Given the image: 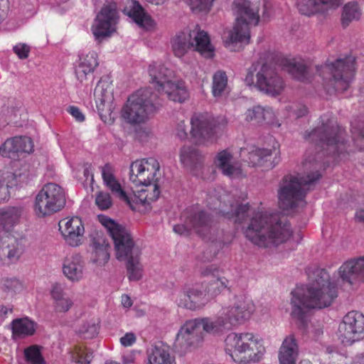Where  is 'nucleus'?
Instances as JSON below:
<instances>
[{
    "instance_id": "nucleus-1",
    "label": "nucleus",
    "mask_w": 364,
    "mask_h": 364,
    "mask_svg": "<svg viewBox=\"0 0 364 364\" xmlns=\"http://www.w3.org/2000/svg\"><path fill=\"white\" fill-rule=\"evenodd\" d=\"M341 128L328 120L305 135L312 144L302 162L304 175L287 174L279 183L278 204L284 210L303 208L309 186L321 177V171L326 167L323 161L325 153L339 155L345 149Z\"/></svg>"
},
{
    "instance_id": "nucleus-2",
    "label": "nucleus",
    "mask_w": 364,
    "mask_h": 364,
    "mask_svg": "<svg viewBox=\"0 0 364 364\" xmlns=\"http://www.w3.org/2000/svg\"><path fill=\"white\" fill-rule=\"evenodd\" d=\"M159 168L158 161L152 157L132 162L129 168V180L136 187L141 188L134 191L132 196H128L122 188L111 164H106L100 169L104 185L114 196L127 203L133 210L146 213L151 209V203L160 195L156 183Z\"/></svg>"
},
{
    "instance_id": "nucleus-3",
    "label": "nucleus",
    "mask_w": 364,
    "mask_h": 364,
    "mask_svg": "<svg viewBox=\"0 0 364 364\" xmlns=\"http://www.w3.org/2000/svg\"><path fill=\"white\" fill-rule=\"evenodd\" d=\"M222 205L220 212L227 219L247 225L242 228L245 237L253 244L263 247L277 246L286 242L291 235L290 224L286 218L267 212H252L248 203L228 201Z\"/></svg>"
},
{
    "instance_id": "nucleus-4",
    "label": "nucleus",
    "mask_w": 364,
    "mask_h": 364,
    "mask_svg": "<svg viewBox=\"0 0 364 364\" xmlns=\"http://www.w3.org/2000/svg\"><path fill=\"white\" fill-rule=\"evenodd\" d=\"M307 274L309 284L296 287L291 293V315L303 326L306 323L309 310L327 308L338 296L336 285L325 269L309 267Z\"/></svg>"
},
{
    "instance_id": "nucleus-5",
    "label": "nucleus",
    "mask_w": 364,
    "mask_h": 364,
    "mask_svg": "<svg viewBox=\"0 0 364 364\" xmlns=\"http://www.w3.org/2000/svg\"><path fill=\"white\" fill-rule=\"evenodd\" d=\"M316 68L317 73L323 78V85L328 93H343L348 89L353 79L355 58L348 55Z\"/></svg>"
},
{
    "instance_id": "nucleus-6",
    "label": "nucleus",
    "mask_w": 364,
    "mask_h": 364,
    "mask_svg": "<svg viewBox=\"0 0 364 364\" xmlns=\"http://www.w3.org/2000/svg\"><path fill=\"white\" fill-rule=\"evenodd\" d=\"M160 105L156 93L153 92L150 88L140 89L129 96L123 107L122 115L129 124L144 123Z\"/></svg>"
},
{
    "instance_id": "nucleus-7",
    "label": "nucleus",
    "mask_w": 364,
    "mask_h": 364,
    "mask_svg": "<svg viewBox=\"0 0 364 364\" xmlns=\"http://www.w3.org/2000/svg\"><path fill=\"white\" fill-rule=\"evenodd\" d=\"M225 350L233 358L232 352L243 355L241 362L244 363H255L260 360L265 348L260 340L252 333H230L225 339Z\"/></svg>"
},
{
    "instance_id": "nucleus-8",
    "label": "nucleus",
    "mask_w": 364,
    "mask_h": 364,
    "mask_svg": "<svg viewBox=\"0 0 364 364\" xmlns=\"http://www.w3.org/2000/svg\"><path fill=\"white\" fill-rule=\"evenodd\" d=\"M245 82L247 85H255L259 91L271 96L280 95L284 88V81L275 67L268 63H264L258 68H251Z\"/></svg>"
},
{
    "instance_id": "nucleus-9",
    "label": "nucleus",
    "mask_w": 364,
    "mask_h": 364,
    "mask_svg": "<svg viewBox=\"0 0 364 364\" xmlns=\"http://www.w3.org/2000/svg\"><path fill=\"white\" fill-rule=\"evenodd\" d=\"M100 221L114 241L118 260L122 261L141 254L139 247L135 245L132 235L125 228L105 216H100Z\"/></svg>"
},
{
    "instance_id": "nucleus-10",
    "label": "nucleus",
    "mask_w": 364,
    "mask_h": 364,
    "mask_svg": "<svg viewBox=\"0 0 364 364\" xmlns=\"http://www.w3.org/2000/svg\"><path fill=\"white\" fill-rule=\"evenodd\" d=\"M205 318H195L186 321L178 330L173 343V349L183 355L195 348L203 338Z\"/></svg>"
},
{
    "instance_id": "nucleus-11",
    "label": "nucleus",
    "mask_w": 364,
    "mask_h": 364,
    "mask_svg": "<svg viewBox=\"0 0 364 364\" xmlns=\"http://www.w3.org/2000/svg\"><path fill=\"white\" fill-rule=\"evenodd\" d=\"M64 190L56 183L43 186L36 197L35 210L38 215H50L60 210L65 205Z\"/></svg>"
},
{
    "instance_id": "nucleus-12",
    "label": "nucleus",
    "mask_w": 364,
    "mask_h": 364,
    "mask_svg": "<svg viewBox=\"0 0 364 364\" xmlns=\"http://www.w3.org/2000/svg\"><path fill=\"white\" fill-rule=\"evenodd\" d=\"M172 50L178 58L184 56L189 50L203 55L205 53V31L196 24L189 32H181L171 41Z\"/></svg>"
},
{
    "instance_id": "nucleus-13",
    "label": "nucleus",
    "mask_w": 364,
    "mask_h": 364,
    "mask_svg": "<svg viewBox=\"0 0 364 364\" xmlns=\"http://www.w3.org/2000/svg\"><path fill=\"white\" fill-rule=\"evenodd\" d=\"M119 15L115 2H107L97 15L92 31L95 40L100 42L105 38L110 36L115 31Z\"/></svg>"
},
{
    "instance_id": "nucleus-14",
    "label": "nucleus",
    "mask_w": 364,
    "mask_h": 364,
    "mask_svg": "<svg viewBox=\"0 0 364 364\" xmlns=\"http://www.w3.org/2000/svg\"><path fill=\"white\" fill-rule=\"evenodd\" d=\"M363 314L356 311L348 312L338 327V336L341 342L346 345H350L363 338Z\"/></svg>"
},
{
    "instance_id": "nucleus-15",
    "label": "nucleus",
    "mask_w": 364,
    "mask_h": 364,
    "mask_svg": "<svg viewBox=\"0 0 364 364\" xmlns=\"http://www.w3.org/2000/svg\"><path fill=\"white\" fill-rule=\"evenodd\" d=\"M254 311L252 301L247 297L240 296L232 304L223 308L221 316L224 317L225 321L231 329L232 326L244 323L250 318Z\"/></svg>"
},
{
    "instance_id": "nucleus-16",
    "label": "nucleus",
    "mask_w": 364,
    "mask_h": 364,
    "mask_svg": "<svg viewBox=\"0 0 364 364\" xmlns=\"http://www.w3.org/2000/svg\"><path fill=\"white\" fill-rule=\"evenodd\" d=\"M184 224L173 226V232L180 235H188L194 232L202 238L205 236V212L202 207L193 205L183 213Z\"/></svg>"
},
{
    "instance_id": "nucleus-17",
    "label": "nucleus",
    "mask_w": 364,
    "mask_h": 364,
    "mask_svg": "<svg viewBox=\"0 0 364 364\" xmlns=\"http://www.w3.org/2000/svg\"><path fill=\"white\" fill-rule=\"evenodd\" d=\"M59 230L66 242L72 247L82 244L85 228L79 217L66 218L59 222Z\"/></svg>"
},
{
    "instance_id": "nucleus-18",
    "label": "nucleus",
    "mask_w": 364,
    "mask_h": 364,
    "mask_svg": "<svg viewBox=\"0 0 364 364\" xmlns=\"http://www.w3.org/2000/svg\"><path fill=\"white\" fill-rule=\"evenodd\" d=\"M179 159L182 165L194 176L203 178L204 157L196 146H183L180 149Z\"/></svg>"
},
{
    "instance_id": "nucleus-19",
    "label": "nucleus",
    "mask_w": 364,
    "mask_h": 364,
    "mask_svg": "<svg viewBox=\"0 0 364 364\" xmlns=\"http://www.w3.org/2000/svg\"><path fill=\"white\" fill-rule=\"evenodd\" d=\"M33 148V145L31 138L28 136H14L6 139L0 146V155L16 159L20 154L31 152Z\"/></svg>"
},
{
    "instance_id": "nucleus-20",
    "label": "nucleus",
    "mask_w": 364,
    "mask_h": 364,
    "mask_svg": "<svg viewBox=\"0 0 364 364\" xmlns=\"http://www.w3.org/2000/svg\"><path fill=\"white\" fill-rule=\"evenodd\" d=\"M181 307L196 311L204 305L203 286L202 284H196L188 287L181 292L176 300Z\"/></svg>"
},
{
    "instance_id": "nucleus-21",
    "label": "nucleus",
    "mask_w": 364,
    "mask_h": 364,
    "mask_svg": "<svg viewBox=\"0 0 364 364\" xmlns=\"http://www.w3.org/2000/svg\"><path fill=\"white\" fill-rule=\"evenodd\" d=\"M98 65V55L96 52L92 50L79 55V59L75 67V73L77 80L81 83L86 81Z\"/></svg>"
},
{
    "instance_id": "nucleus-22",
    "label": "nucleus",
    "mask_w": 364,
    "mask_h": 364,
    "mask_svg": "<svg viewBox=\"0 0 364 364\" xmlns=\"http://www.w3.org/2000/svg\"><path fill=\"white\" fill-rule=\"evenodd\" d=\"M98 65V55L96 52L92 50L79 55V59L75 67V73L77 80L81 83L86 81Z\"/></svg>"
},
{
    "instance_id": "nucleus-23",
    "label": "nucleus",
    "mask_w": 364,
    "mask_h": 364,
    "mask_svg": "<svg viewBox=\"0 0 364 364\" xmlns=\"http://www.w3.org/2000/svg\"><path fill=\"white\" fill-rule=\"evenodd\" d=\"M228 280L217 267L206 268V294L210 299L218 296L228 287Z\"/></svg>"
},
{
    "instance_id": "nucleus-24",
    "label": "nucleus",
    "mask_w": 364,
    "mask_h": 364,
    "mask_svg": "<svg viewBox=\"0 0 364 364\" xmlns=\"http://www.w3.org/2000/svg\"><path fill=\"white\" fill-rule=\"evenodd\" d=\"M85 263L77 253L67 256L63 263V273L72 282H78L84 277Z\"/></svg>"
},
{
    "instance_id": "nucleus-25",
    "label": "nucleus",
    "mask_w": 364,
    "mask_h": 364,
    "mask_svg": "<svg viewBox=\"0 0 364 364\" xmlns=\"http://www.w3.org/2000/svg\"><path fill=\"white\" fill-rule=\"evenodd\" d=\"M96 106L99 112H109L112 109V87L107 79H100L94 91Z\"/></svg>"
},
{
    "instance_id": "nucleus-26",
    "label": "nucleus",
    "mask_w": 364,
    "mask_h": 364,
    "mask_svg": "<svg viewBox=\"0 0 364 364\" xmlns=\"http://www.w3.org/2000/svg\"><path fill=\"white\" fill-rule=\"evenodd\" d=\"M92 260L98 265H104L109 259V243L101 232L91 235Z\"/></svg>"
},
{
    "instance_id": "nucleus-27",
    "label": "nucleus",
    "mask_w": 364,
    "mask_h": 364,
    "mask_svg": "<svg viewBox=\"0 0 364 364\" xmlns=\"http://www.w3.org/2000/svg\"><path fill=\"white\" fill-rule=\"evenodd\" d=\"M236 21L257 25L259 20L258 8L253 7L251 2L247 0H235L234 1Z\"/></svg>"
},
{
    "instance_id": "nucleus-28",
    "label": "nucleus",
    "mask_w": 364,
    "mask_h": 364,
    "mask_svg": "<svg viewBox=\"0 0 364 364\" xmlns=\"http://www.w3.org/2000/svg\"><path fill=\"white\" fill-rule=\"evenodd\" d=\"M27 176L21 173H0V203L9 200L10 188L26 182Z\"/></svg>"
},
{
    "instance_id": "nucleus-29",
    "label": "nucleus",
    "mask_w": 364,
    "mask_h": 364,
    "mask_svg": "<svg viewBox=\"0 0 364 364\" xmlns=\"http://www.w3.org/2000/svg\"><path fill=\"white\" fill-rule=\"evenodd\" d=\"M282 68L294 78L301 82L311 80L309 68L303 60L284 59L282 60Z\"/></svg>"
},
{
    "instance_id": "nucleus-30",
    "label": "nucleus",
    "mask_w": 364,
    "mask_h": 364,
    "mask_svg": "<svg viewBox=\"0 0 364 364\" xmlns=\"http://www.w3.org/2000/svg\"><path fill=\"white\" fill-rule=\"evenodd\" d=\"M343 280L353 284L358 277H364V256L345 262L339 270Z\"/></svg>"
},
{
    "instance_id": "nucleus-31",
    "label": "nucleus",
    "mask_w": 364,
    "mask_h": 364,
    "mask_svg": "<svg viewBox=\"0 0 364 364\" xmlns=\"http://www.w3.org/2000/svg\"><path fill=\"white\" fill-rule=\"evenodd\" d=\"M245 119L254 125H264L273 122L274 114L271 108L257 105L247 109Z\"/></svg>"
},
{
    "instance_id": "nucleus-32",
    "label": "nucleus",
    "mask_w": 364,
    "mask_h": 364,
    "mask_svg": "<svg viewBox=\"0 0 364 364\" xmlns=\"http://www.w3.org/2000/svg\"><path fill=\"white\" fill-rule=\"evenodd\" d=\"M24 213L21 206H9L0 208V232H9L16 225Z\"/></svg>"
},
{
    "instance_id": "nucleus-33",
    "label": "nucleus",
    "mask_w": 364,
    "mask_h": 364,
    "mask_svg": "<svg viewBox=\"0 0 364 364\" xmlns=\"http://www.w3.org/2000/svg\"><path fill=\"white\" fill-rule=\"evenodd\" d=\"M21 254L16 240L9 235L0 239V259L4 262H16Z\"/></svg>"
},
{
    "instance_id": "nucleus-34",
    "label": "nucleus",
    "mask_w": 364,
    "mask_h": 364,
    "mask_svg": "<svg viewBox=\"0 0 364 364\" xmlns=\"http://www.w3.org/2000/svg\"><path fill=\"white\" fill-rule=\"evenodd\" d=\"M342 3L341 0H301L297 3L299 12L306 16H311L328 8H336Z\"/></svg>"
},
{
    "instance_id": "nucleus-35",
    "label": "nucleus",
    "mask_w": 364,
    "mask_h": 364,
    "mask_svg": "<svg viewBox=\"0 0 364 364\" xmlns=\"http://www.w3.org/2000/svg\"><path fill=\"white\" fill-rule=\"evenodd\" d=\"M149 75L151 83L154 84L158 92H161L166 88V85L172 80L173 71L164 65L153 63L149 65Z\"/></svg>"
},
{
    "instance_id": "nucleus-36",
    "label": "nucleus",
    "mask_w": 364,
    "mask_h": 364,
    "mask_svg": "<svg viewBox=\"0 0 364 364\" xmlns=\"http://www.w3.org/2000/svg\"><path fill=\"white\" fill-rule=\"evenodd\" d=\"M50 295L53 301V308L55 312L65 313L73 305L72 299L68 296L64 287L60 284H55L52 286Z\"/></svg>"
},
{
    "instance_id": "nucleus-37",
    "label": "nucleus",
    "mask_w": 364,
    "mask_h": 364,
    "mask_svg": "<svg viewBox=\"0 0 364 364\" xmlns=\"http://www.w3.org/2000/svg\"><path fill=\"white\" fill-rule=\"evenodd\" d=\"M147 364H176L175 357L171 355L168 346L161 344L147 350Z\"/></svg>"
},
{
    "instance_id": "nucleus-38",
    "label": "nucleus",
    "mask_w": 364,
    "mask_h": 364,
    "mask_svg": "<svg viewBox=\"0 0 364 364\" xmlns=\"http://www.w3.org/2000/svg\"><path fill=\"white\" fill-rule=\"evenodd\" d=\"M232 155L224 150L218 153L215 163L222 173L229 177H238L242 175V168L238 162L231 163Z\"/></svg>"
},
{
    "instance_id": "nucleus-39",
    "label": "nucleus",
    "mask_w": 364,
    "mask_h": 364,
    "mask_svg": "<svg viewBox=\"0 0 364 364\" xmlns=\"http://www.w3.org/2000/svg\"><path fill=\"white\" fill-rule=\"evenodd\" d=\"M298 353V346L294 336H287L279 349V359L280 364H295Z\"/></svg>"
},
{
    "instance_id": "nucleus-40",
    "label": "nucleus",
    "mask_w": 364,
    "mask_h": 364,
    "mask_svg": "<svg viewBox=\"0 0 364 364\" xmlns=\"http://www.w3.org/2000/svg\"><path fill=\"white\" fill-rule=\"evenodd\" d=\"M127 15L140 27L148 29L153 26V20L142 6L136 1H132Z\"/></svg>"
},
{
    "instance_id": "nucleus-41",
    "label": "nucleus",
    "mask_w": 364,
    "mask_h": 364,
    "mask_svg": "<svg viewBox=\"0 0 364 364\" xmlns=\"http://www.w3.org/2000/svg\"><path fill=\"white\" fill-rule=\"evenodd\" d=\"M229 38L230 41L226 43L228 47L237 43L248 44L250 39L249 25L235 21V23L229 33Z\"/></svg>"
},
{
    "instance_id": "nucleus-42",
    "label": "nucleus",
    "mask_w": 364,
    "mask_h": 364,
    "mask_svg": "<svg viewBox=\"0 0 364 364\" xmlns=\"http://www.w3.org/2000/svg\"><path fill=\"white\" fill-rule=\"evenodd\" d=\"M226 124L227 121L224 117L208 118L206 120V142H215L221 136Z\"/></svg>"
},
{
    "instance_id": "nucleus-43",
    "label": "nucleus",
    "mask_w": 364,
    "mask_h": 364,
    "mask_svg": "<svg viewBox=\"0 0 364 364\" xmlns=\"http://www.w3.org/2000/svg\"><path fill=\"white\" fill-rule=\"evenodd\" d=\"M161 92H164L171 100L178 102H184L189 96L185 83L182 81L174 82L171 80L166 85V88Z\"/></svg>"
},
{
    "instance_id": "nucleus-44",
    "label": "nucleus",
    "mask_w": 364,
    "mask_h": 364,
    "mask_svg": "<svg viewBox=\"0 0 364 364\" xmlns=\"http://www.w3.org/2000/svg\"><path fill=\"white\" fill-rule=\"evenodd\" d=\"M190 135L196 144L203 143L205 139V114L194 113L191 117Z\"/></svg>"
},
{
    "instance_id": "nucleus-45",
    "label": "nucleus",
    "mask_w": 364,
    "mask_h": 364,
    "mask_svg": "<svg viewBox=\"0 0 364 364\" xmlns=\"http://www.w3.org/2000/svg\"><path fill=\"white\" fill-rule=\"evenodd\" d=\"M11 325L14 338H24L33 335L35 332L34 323L27 318H16Z\"/></svg>"
},
{
    "instance_id": "nucleus-46",
    "label": "nucleus",
    "mask_w": 364,
    "mask_h": 364,
    "mask_svg": "<svg viewBox=\"0 0 364 364\" xmlns=\"http://www.w3.org/2000/svg\"><path fill=\"white\" fill-rule=\"evenodd\" d=\"M140 255L141 254H137L124 260L126 262L127 277L129 281H139L143 277L144 267L140 261Z\"/></svg>"
},
{
    "instance_id": "nucleus-47",
    "label": "nucleus",
    "mask_w": 364,
    "mask_h": 364,
    "mask_svg": "<svg viewBox=\"0 0 364 364\" xmlns=\"http://www.w3.org/2000/svg\"><path fill=\"white\" fill-rule=\"evenodd\" d=\"M272 154L271 149H257L250 153L249 159L253 166L272 168L274 166L271 161Z\"/></svg>"
},
{
    "instance_id": "nucleus-48",
    "label": "nucleus",
    "mask_w": 364,
    "mask_h": 364,
    "mask_svg": "<svg viewBox=\"0 0 364 364\" xmlns=\"http://www.w3.org/2000/svg\"><path fill=\"white\" fill-rule=\"evenodd\" d=\"M361 15L360 11L356 3H348L343 9L341 15V24L343 28H346L353 21H357Z\"/></svg>"
},
{
    "instance_id": "nucleus-49",
    "label": "nucleus",
    "mask_w": 364,
    "mask_h": 364,
    "mask_svg": "<svg viewBox=\"0 0 364 364\" xmlns=\"http://www.w3.org/2000/svg\"><path fill=\"white\" fill-rule=\"evenodd\" d=\"M228 87V76L225 71L218 70L213 77L212 93L218 98L220 97Z\"/></svg>"
},
{
    "instance_id": "nucleus-50",
    "label": "nucleus",
    "mask_w": 364,
    "mask_h": 364,
    "mask_svg": "<svg viewBox=\"0 0 364 364\" xmlns=\"http://www.w3.org/2000/svg\"><path fill=\"white\" fill-rule=\"evenodd\" d=\"M230 328L228 326L223 316H219L215 319L206 318V333L211 334H220Z\"/></svg>"
},
{
    "instance_id": "nucleus-51",
    "label": "nucleus",
    "mask_w": 364,
    "mask_h": 364,
    "mask_svg": "<svg viewBox=\"0 0 364 364\" xmlns=\"http://www.w3.org/2000/svg\"><path fill=\"white\" fill-rule=\"evenodd\" d=\"M23 286L22 282L15 278H5L3 279L2 289L11 296L22 291Z\"/></svg>"
},
{
    "instance_id": "nucleus-52",
    "label": "nucleus",
    "mask_w": 364,
    "mask_h": 364,
    "mask_svg": "<svg viewBox=\"0 0 364 364\" xmlns=\"http://www.w3.org/2000/svg\"><path fill=\"white\" fill-rule=\"evenodd\" d=\"M24 356L26 361L31 364H45L41 355V348L33 345L24 350Z\"/></svg>"
},
{
    "instance_id": "nucleus-53",
    "label": "nucleus",
    "mask_w": 364,
    "mask_h": 364,
    "mask_svg": "<svg viewBox=\"0 0 364 364\" xmlns=\"http://www.w3.org/2000/svg\"><path fill=\"white\" fill-rule=\"evenodd\" d=\"M98 330V323L97 321L92 319L84 323L80 327L78 333L82 338L89 339L95 337L97 334Z\"/></svg>"
},
{
    "instance_id": "nucleus-54",
    "label": "nucleus",
    "mask_w": 364,
    "mask_h": 364,
    "mask_svg": "<svg viewBox=\"0 0 364 364\" xmlns=\"http://www.w3.org/2000/svg\"><path fill=\"white\" fill-rule=\"evenodd\" d=\"M93 356L87 348L76 347L72 354V360L77 364H90Z\"/></svg>"
},
{
    "instance_id": "nucleus-55",
    "label": "nucleus",
    "mask_w": 364,
    "mask_h": 364,
    "mask_svg": "<svg viewBox=\"0 0 364 364\" xmlns=\"http://www.w3.org/2000/svg\"><path fill=\"white\" fill-rule=\"evenodd\" d=\"M95 203L102 210L109 209L112 205V200L109 193L101 191L96 196Z\"/></svg>"
},
{
    "instance_id": "nucleus-56",
    "label": "nucleus",
    "mask_w": 364,
    "mask_h": 364,
    "mask_svg": "<svg viewBox=\"0 0 364 364\" xmlns=\"http://www.w3.org/2000/svg\"><path fill=\"white\" fill-rule=\"evenodd\" d=\"M17 110L11 108L4 107L2 110V116L0 117V129L3 128L5 124L14 122L15 117L17 114Z\"/></svg>"
},
{
    "instance_id": "nucleus-57",
    "label": "nucleus",
    "mask_w": 364,
    "mask_h": 364,
    "mask_svg": "<svg viewBox=\"0 0 364 364\" xmlns=\"http://www.w3.org/2000/svg\"><path fill=\"white\" fill-rule=\"evenodd\" d=\"M14 53L19 59H26L30 53L31 48L26 43H19L13 47Z\"/></svg>"
},
{
    "instance_id": "nucleus-58",
    "label": "nucleus",
    "mask_w": 364,
    "mask_h": 364,
    "mask_svg": "<svg viewBox=\"0 0 364 364\" xmlns=\"http://www.w3.org/2000/svg\"><path fill=\"white\" fill-rule=\"evenodd\" d=\"M218 235L219 232L217 231L215 238L209 237L208 249L210 252H213V256H215L223 247V241L220 237H218Z\"/></svg>"
},
{
    "instance_id": "nucleus-59",
    "label": "nucleus",
    "mask_w": 364,
    "mask_h": 364,
    "mask_svg": "<svg viewBox=\"0 0 364 364\" xmlns=\"http://www.w3.org/2000/svg\"><path fill=\"white\" fill-rule=\"evenodd\" d=\"M288 111L292 112L296 118L305 116L308 112V108L304 105H294L287 107Z\"/></svg>"
},
{
    "instance_id": "nucleus-60",
    "label": "nucleus",
    "mask_w": 364,
    "mask_h": 364,
    "mask_svg": "<svg viewBox=\"0 0 364 364\" xmlns=\"http://www.w3.org/2000/svg\"><path fill=\"white\" fill-rule=\"evenodd\" d=\"M187 4L195 14H199L205 10V0H187Z\"/></svg>"
},
{
    "instance_id": "nucleus-61",
    "label": "nucleus",
    "mask_w": 364,
    "mask_h": 364,
    "mask_svg": "<svg viewBox=\"0 0 364 364\" xmlns=\"http://www.w3.org/2000/svg\"><path fill=\"white\" fill-rule=\"evenodd\" d=\"M176 134L181 140L184 141L188 139V134L186 130V125L184 121L178 123L176 128Z\"/></svg>"
},
{
    "instance_id": "nucleus-62",
    "label": "nucleus",
    "mask_w": 364,
    "mask_h": 364,
    "mask_svg": "<svg viewBox=\"0 0 364 364\" xmlns=\"http://www.w3.org/2000/svg\"><path fill=\"white\" fill-rule=\"evenodd\" d=\"M68 112L70 114L76 121L79 122H82L85 121V115L78 107L70 106L68 109Z\"/></svg>"
},
{
    "instance_id": "nucleus-63",
    "label": "nucleus",
    "mask_w": 364,
    "mask_h": 364,
    "mask_svg": "<svg viewBox=\"0 0 364 364\" xmlns=\"http://www.w3.org/2000/svg\"><path fill=\"white\" fill-rule=\"evenodd\" d=\"M136 341V336L133 333H127L120 338L121 344L124 347L132 346Z\"/></svg>"
},
{
    "instance_id": "nucleus-64",
    "label": "nucleus",
    "mask_w": 364,
    "mask_h": 364,
    "mask_svg": "<svg viewBox=\"0 0 364 364\" xmlns=\"http://www.w3.org/2000/svg\"><path fill=\"white\" fill-rule=\"evenodd\" d=\"M215 46L210 43L209 35L206 33V58H213L215 56Z\"/></svg>"
}]
</instances>
